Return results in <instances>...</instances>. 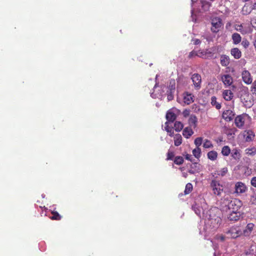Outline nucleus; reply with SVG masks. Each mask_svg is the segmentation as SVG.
I'll list each match as a JSON object with an SVG mask.
<instances>
[{
    "label": "nucleus",
    "mask_w": 256,
    "mask_h": 256,
    "mask_svg": "<svg viewBox=\"0 0 256 256\" xmlns=\"http://www.w3.org/2000/svg\"><path fill=\"white\" fill-rule=\"evenodd\" d=\"M242 202L238 198L230 200L229 198H224L220 201V206L221 208L227 212H240L239 210L242 206Z\"/></svg>",
    "instance_id": "nucleus-1"
},
{
    "label": "nucleus",
    "mask_w": 256,
    "mask_h": 256,
    "mask_svg": "<svg viewBox=\"0 0 256 256\" xmlns=\"http://www.w3.org/2000/svg\"><path fill=\"white\" fill-rule=\"evenodd\" d=\"M226 234L229 238H236L242 234V230L240 226H234L230 228Z\"/></svg>",
    "instance_id": "nucleus-2"
},
{
    "label": "nucleus",
    "mask_w": 256,
    "mask_h": 256,
    "mask_svg": "<svg viewBox=\"0 0 256 256\" xmlns=\"http://www.w3.org/2000/svg\"><path fill=\"white\" fill-rule=\"evenodd\" d=\"M211 30L214 33L218 32L222 26V19L219 17H214L211 19Z\"/></svg>",
    "instance_id": "nucleus-3"
},
{
    "label": "nucleus",
    "mask_w": 256,
    "mask_h": 256,
    "mask_svg": "<svg viewBox=\"0 0 256 256\" xmlns=\"http://www.w3.org/2000/svg\"><path fill=\"white\" fill-rule=\"evenodd\" d=\"M210 186L212 188L213 193L217 196L221 194L223 190V187L220 182L216 180H212L210 183Z\"/></svg>",
    "instance_id": "nucleus-4"
},
{
    "label": "nucleus",
    "mask_w": 256,
    "mask_h": 256,
    "mask_svg": "<svg viewBox=\"0 0 256 256\" xmlns=\"http://www.w3.org/2000/svg\"><path fill=\"white\" fill-rule=\"evenodd\" d=\"M234 189V192L238 194H243L248 190L246 184L241 182H238L236 183Z\"/></svg>",
    "instance_id": "nucleus-5"
},
{
    "label": "nucleus",
    "mask_w": 256,
    "mask_h": 256,
    "mask_svg": "<svg viewBox=\"0 0 256 256\" xmlns=\"http://www.w3.org/2000/svg\"><path fill=\"white\" fill-rule=\"evenodd\" d=\"M242 78L243 82L246 84H251L252 82V77L248 70H244L242 72Z\"/></svg>",
    "instance_id": "nucleus-6"
},
{
    "label": "nucleus",
    "mask_w": 256,
    "mask_h": 256,
    "mask_svg": "<svg viewBox=\"0 0 256 256\" xmlns=\"http://www.w3.org/2000/svg\"><path fill=\"white\" fill-rule=\"evenodd\" d=\"M191 79L193 82L194 88L196 90H199L201 87L202 78L200 74H194L192 75Z\"/></svg>",
    "instance_id": "nucleus-7"
},
{
    "label": "nucleus",
    "mask_w": 256,
    "mask_h": 256,
    "mask_svg": "<svg viewBox=\"0 0 256 256\" xmlns=\"http://www.w3.org/2000/svg\"><path fill=\"white\" fill-rule=\"evenodd\" d=\"M221 80L226 86H230L233 83V78L230 74H224L222 76Z\"/></svg>",
    "instance_id": "nucleus-8"
},
{
    "label": "nucleus",
    "mask_w": 256,
    "mask_h": 256,
    "mask_svg": "<svg viewBox=\"0 0 256 256\" xmlns=\"http://www.w3.org/2000/svg\"><path fill=\"white\" fill-rule=\"evenodd\" d=\"M234 112L230 110L224 111L222 114V118L226 122H230L232 120L234 116Z\"/></svg>",
    "instance_id": "nucleus-9"
},
{
    "label": "nucleus",
    "mask_w": 256,
    "mask_h": 256,
    "mask_svg": "<svg viewBox=\"0 0 256 256\" xmlns=\"http://www.w3.org/2000/svg\"><path fill=\"white\" fill-rule=\"evenodd\" d=\"M245 116L239 115L236 117L234 120V124L238 128H242L244 124Z\"/></svg>",
    "instance_id": "nucleus-10"
},
{
    "label": "nucleus",
    "mask_w": 256,
    "mask_h": 256,
    "mask_svg": "<svg viewBox=\"0 0 256 256\" xmlns=\"http://www.w3.org/2000/svg\"><path fill=\"white\" fill-rule=\"evenodd\" d=\"M243 136L247 142L252 141L255 136L254 132L252 130H245L244 132Z\"/></svg>",
    "instance_id": "nucleus-11"
},
{
    "label": "nucleus",
    "mask_w": 256,
    "mask_h": 256,
    "mask_svg": "<svg viewBox=\"0 0 256 256\" xmlns=\"http://www.w3.org/2000/svg\"><path fill=\"white\" fill-rule=\"evenodd\" d=\"M228 216V219L230 221H238L241 216V212H230Z\"/></svg>",
    "instance_id": "nucleus-12"
},
{
    "label": "nucleus",
    "mask_w": 256,
    "mask_h": 256,
    "mask_svg": "<svg viewBox=\"0 0 256 256\" xmlns=\"http://www.w3.org/2000/svg\"><path fill=\"white\" fill-rule=\"evenodd\" d=\"M198 56L204 59H208L212 58L213 55L212 52L208 50H206L205 51L198 50Z\"/></svg>",
    "instance_id": "nucleus-13"
},
{
    "label": "nucleus",
    "mask_w": 256,
    "mask_h": 256,
    "mask_svg": "<svg viewBox=\"0 0 256 256\" xmlns=\"http://www.w3.org/2000/svg\"><path fill=\"white\" fill-rule=\"evenodd\" d=\"M194 96L188 92H186L184 96V102L188 105L194 102Z\"/></svg>",
    "instance_id": "nucleus-14"
},
{
    "label": "nucleus",
    "mask_w": 256,
    "mask_h": 256,
    "mask_svg": "<svg viewBox=\"0 0 256 256\" xmlns=\"http://www.w3.org/2000/svg\"><path fill=\"white\" fill-rule=\"evenodd\" d=\"M222 96L226 100L230 101L233 98L234 94L230 90H226L222 92Z\"/></svg>",
    "instance_id": "nucleus-15"
},
{
    "label": "nucleus",
    "mask_w": 256,
    "mask_h": 256,
    "mask_svg": "<svg viewBox=\"0 0 256 256\" xmlns=\"http://www.w3.org/2000/svg\"><path fill=\"white\" fill-rule=\"evenodd\" d=\"M200 164L198 163L195 162L190 164V168L188 172L190 174H194L196 172H198L200 171Z\"/></svg>",
    "instance_id": "nucleus-16"
},
{
    "label": "nucleus",
    "mask_w": 256,
    "mask_h": 256,
    "mask_svg": "<svg viewBox=\"0 0 256 256\" xmlns=\"http://www.w3.org/2000/svg\"><path fill=\"white\" fill-rule=\"evenodd\" d=\"M166 118L168 122H173L176 120V116L174 112L169 110L166 114Z\"/></svg>",
    "instance_id": "nucleus-17"
},
{
    "label": "nucleus",
    "mask_w": 256,
    "mask_h": 256,
    "mask_svg": "<svg viewBox=\"0 0 256 256\" xmlns=\"http://www.w3.org/2000/svg\"><path fill=\"white\" fill-rule=\"evenodd\" d=\"M188 124L190 126H193L194 128H196L198 124L197 117L194 114L190 115L188 119Z\"/></svg>",
    "instance_id": "nucleus-18"
},
{
    "label": "nucleus",
    "mask_w": 256,
    "mask_h": 256,
    "mask_svg": "<svg viewBox=\"0 0 256 256\" xmlns=\"http://www.w3.org/2000/svg\"><path fill=\"white\" fill-rule=\"evenodd\" d=\"M254 228V224L252 223H249L247 224L246 228L243 230V233L245 236H248Z\"/></svg>",
    "instance_id": "nucleus-19"
},
{
    "label": "nucleus",
    "mask_w": 256,
    "mask_h": 256,
    "mask_svg": "<svg viewBox=\"0 0 256 256\" xmlns=\"http://www.w3.org/2000/svg\"><path fill=\"white\" fill-rule=\"evenodd\" d=\"M230 54L236 59H238L242 56V52L237 48H232L230 50Z\"/></svg>",
    "instance_id": "nucleus-20"
},
{
    "label": "nucleus",
    "mask_w": 256,
    "mask_h": 256,
    "mask_svg": "<svg viewBox=\"0 0 256 256\" xmlns=\"http://www.w3.org/2000/svg\"><path fill=\"white\" fill-rule=\"evenodd\" d=\"M220 60L221 65L224 66H226L230 64V58L226 55H222Z\"/></svg>",
    "instance_id": "nucleus-21"
},
{
    "label": "nucleus",
    "mask_w": 256,
    "mask_h": 256,
    "mask_svg": "<svg viewBox=\"0 0 256 256\" xmlns=\"http://www.w3.org/2000/svg\"><path fill=\"white\" fill-rule=\"evenodd\" d=\"M194 134L192 130L189 127H186L184 128L182 132L184 136L186 138H188Z\"/></svg>",
    "instance_id": "nucleus-22"
},
{
    "label": "nucleus",
    "mask_w": 256,
    "mask_h": 256,
    "mask_svg": "<svg viewBox=\"0 0 256 256\" xmlns=\"http://www.w3.org/2000/svg\"><path fill=\"white\" fill-rule=\"evenodd\" d=\"M210 104L217 110H220L222 108L221 104L217 102V98L215 96H213L211 98Z\"/></svg>",
    "instance_id": "nucleus-23"
},
{
    "label": "nucleus",
    "mask_w": 256,
    "mask_h": 256,
    "mask_svg": "<svg viewBox=\"0 0 256 256\" xmlns=\"http://www.w3.org/2000/svg\"><path fill=\"white\" fill-rule=\"evenodd\" d=\"M249 97L250 95L248 92V88H246V90H244L243 94H240V100L243 103L247 102L248 100L249 99Z\"/></svg>",
    "instance_id": "nucleus-24"
},
{
    "label": "nucleus",
    "mask_w": 256,
    "mask_h": 256,
    "mask_svg": "<svg viewBox=\"0 0 256 256\" xmlns=\"http://www.w3.org/2000/svg\"><path fill=\"white\" fill-rule=\"evenodd\" d=\"M232 38L233 42V43L234 44H239L242 40V38L240 34L238 33H234L232 34Z\"/></svg>",
    "instance_id": "nucleus-25"
},
{
    "label": "nucleus",
    "mask_w": 256,
    "mask_h": 256,
    "mask_svg": "<svg viewBox=\"0 0 256 256\" xmlns=\"http://www.w3.org/2000/svg\"><path fill=\"white\" fill-rule=\"evenodd\" d=\"M182 143V137L180 134H176L174 136V144L175 146H178Z\"/></svg>",
    "instance_id": "nucleus-26"
},
{
    "label": "nucleus",
    "mask_w": 256,
    "mask_h": 256,
    "mask_svg": "<svg viewBox=\"0 0 256 256\" xmlns=\"http://www.w3.org/2000/svg\"><path fill=\"white\" fill-rule=\"evenodd\" d=\"M208 158L211 160H215L218 158V153L214 150H211L207 154Z\"/></svg>",
    "instance_id": "nucleus-27"
},
{
    "label": "nucleus",
    "mask_w": 256,
    "mask_h": 256,
    "mask_svg": "<svg viewBox=\"0 0 256 256\" xmlns=\"http://www.w3.org/2000/svg\"><path fill=\"white\" fill-rule=\"evenodd\" d=\"M184 128L183 124L179 121H176L175 122L174 124V130L176 132H180Z\"/></svg>",
    "instance_id": "nucleus-28"
},
{
    "label": "nucleus",
    "mask_w": 256,
    "mask_h": 256,
    "mask_svg": "<svg viewBox=\"0 0 256 256\" xmlns=\"http://www.w3.org/2000/svg\"><path fill=\"white\" fill-rule=\"evenodd\" d=\"M231 156L236 160H239L240 158V154L239 150L236 148L232 150V152H231Z\"/></svg>",
    "instance_id": "nucleus-29"
},
{
    "label": "nucleus",
    "mask_w": 256,
    "mask_h": 256,
    "mask_svg": "<svg viewBox=\"0 0 256 256\" xmlns=\"http://www.w3.org/2000/svg\"><path fill=\"white\" fill-rule=\"evenodd\" d=\"M184 158L182 156H176L174 159V162L176 165H181L184 163Z\"/></svg>",
    "instance_id": "nucleus-30"
},
{
    "label": "nucleus",
    "mask_w": 256,
    "mask_h": 256,
    "mask_svg": "<svg viewBox=\"0 0 256 256\" xmlns=\"http://www.w3.org/2000/svg\"><path fill=\"white\" fill-rule=\"evenodd\" d=\"M52 216L50 218L52 220H59L62 218V216L57 212L52 211Z\"/></svg>",
    "instance_id": "nucleus-31"
},
{
    "label": "nucleus",
    "mask_w": 256,
    "mask_h": 256,
    "mask_svg": "<svg viewBox=\"0 0 256 256\" xmlns=\"http://www.w3.org/2000/svg\"><path fill=\"white\" fill-rule=\"evenodd\" d=\"M202 4V10L204 11H206L208 10L210 4L208 2L206 1V0H202L201 1Z\"/></svg>",
    "instance_id": "nucleus-32"
},
{
    "label": "nucleus",
    "mask_w": 256,
    "mask_h": 256,
    "mask_svg": "<svg viewBox=\"0 0 256 256\" xmlns=\"http://www.w3.org/2000/svg\"><path fill=\"white\" fill-rule=\"evenodd\" d=\"M230 152V150L228 146H224L222 150V154L224 156H228Z\"/></svg>",
    "instance_id": "nucleus-33"
},
{
    "label": "nucleus",
    "mask_w": 256,
    "mask_h": 256,
    "mask_svg": "<svg viewBox=\"0 0 256 256\" xmlns=\"http://www.w3.org/2000/svg\"><path fill=\"white\" fill-rule=\"evenodd\" d=\"M193 155L197 158H198L200 156L201 150L200 148H196L192 150Z\"/></svg>",
    "instance_id": "nucleus-34"
},
{
    "label": "nucleus",
    "mask_w": 256,
    "mask_h": 256,
    "mask_svg": "<svg viewBox=\"0 0 256 256\" xmlns=\"http://www.w3.org/2000/svg\"><path fill=\"white\" fill-rule=\"evenodd\" d=\"M192 188L193 187L192 184L190 183H188L186 186L185 190L184 191V194H189L192 191Z\"/></svg>",
    "instance_id": "nucleus-35"
},
{
    "label": "nucleus",
    "mask_w": 256,
    "mask_h": 256,
    "mask_svg": "<svg viewBox=\"0 0 256 256\" xmlns=\"http://www.w3.org/2000/svg\"><path fill=\"white\" fill-rule=\"evenodd\" d=\"M213 144L212 142L208 140H205L203 143V147L205 148H213Z\"/></svg>",
    "instance_id": "nucleus-36"
},
{
    "label": "nucleus",
    "mask_w": 256,
    "mask_h": 256,
    "mask_svg": "<svg viewBox=\"0 0 256 256\" xmlns=\"http://www.w3.org/2000/svg\"><path fill=\"white\" fill-rule=\"evenodd\" d=\"M203 138L202 137L196 138L194 141L196 148H200L202 143Z\"/></svg>",
    "instance_id": "nucleus-37"
},
{
    "label": "nucleus",
    "mask_w": 256,
    "mask_h": 256,
    "mask_svg": "<svg viewBox=\"0 0 256 256\" xmlns=\"http://www.w3.org/2000/svg\"><path fill=\"white\" fill-rule=\"evenodd\" d=\"M234 27L237 31L240 32L242 34H244L246 33V31L244 29L242 24H236Z\"/></svg>",
    "instance_id": "nucleus-38"
},
{
    "label": "nucleus",
    "mask_w": 256,
    "mask_h": 256,
    "mask_svg": "<svg viewBox=\"0 0 256 256\" xmlns=\"http://www.w3.org/2000/svg\"><path fill=\"white\" fill-rule=\"evenodd\" d=\"M166 160H173L174 157V152L168 150L166 154Z\"/></svg>",
    "instance_id": "nucleus-39"
},
{
    "label": "nucleus",
    "mask_w": 256,
    "mask_h": 256,
    "mask_svg": "<svg viewBox=\"0 0 256 256\" xmlns=\"http://www.w3.org/2000/svg\"><path fill=\"white\" fill-rule=\"evenodd\" d=\"M246 152L248 155L254 156L256 154V148H246Z\"/></svg>",
    "instance_id": "nucleus-40"
},
{
    "label": "nucleus",
    "mask_w": 256,
    "mask_h": 256,
    "mask_svg": "<svg viewBox=\"0 0 256 256\" xmlns=\"http://www.w3.org/2000/svg\"><path fill=\"white\" fill-rule=\"evenodd\" d=\"M236 130H237L236 128H230L228 130L226 133L228 136H232V134H234Z\"/></svg>",
    "instance_id": "nucleus-41"
},
{
    "label": "nucleus",
    "mask_w": 256,
    "mask_h": 256,
    "mask_svg": "<svg viewBox=\"0 0 256 256\" xmlns=\"http://www.w3.org/2000/svg\"><path fill=\"white\" fill-rule=\"evenodd\" d=\"M228 168L225 167L222 168L218 174V175H220L221 176H224L226 175V174L228 172Z\"/></svg>",
    "instance_id": "nucleus-42"
},
{
    "label": "nucleus",
    "mask_w": 256,
    "mask_h": 256,
    "mask_svg": "<svg viewBox=\"0 0 256 256\" xmlns=\"http://www.w3.org/2000/svg\"><path fill=\"white\" fill-rule=\"evenodd\" d=\"M250 202L252 204H256V194H253L250 196Z\"/></svg>",
    "instance_id": "nucleus-43"
},
{
    "label": "nucleus",
    "mask_w": 256,
    "mask_h": 256,
    "mask_svg": "<svg viewBox=\"0 0 256 256\" xmlns=\"http://www.w3.org/2000/svg\"><path fill=\"white\" fill-rule=\"evenodd\" d=\"M169 89L170 92H174L175 90V82L174 81L172 82H170V84L169 86Z\"/></svg>",
    "instance_id": "nucleus-44"
},
{
    "label": "nucleus",
    "mask_w": 256,
    "mask_h": 256,
    "mask_svg": "<svg viewBox=\"0 0 256 256\" xmlns=\"http://www.w3.org/2000/svg\"><path fill=\"white\" fill-rule=\"evenodd\" d=\"M215 238L217 240H220L221 242H224L225 240V236L222 234H217Z\"/></svg>",
    "instance_id": "nucleus-45"
},
{
    "label": "nucleus",
    "mask_w": 256,
    "mask_h": 256,
    "mask_svg": "<svg viewBox=\"0 0 256 256\" xmlns=\"http://www.w3.org/2000/svg\"><path fill=\"white\" fill-rule=\"evenodd\" d=\"M198 52L192 50L191 52H190V54H188V58H191L196 56H198Z\"/></svg>",
    "instance_id": "nucleus-46"
},
{
    "label": "nucleus",
    "mask_w": 256,
    "mask_h": 256,
    "mask_svg": "<svg viewBox=\"0 0 256 256\" xmlns=\"http://www.w3.org/2000/svg\"><path fill=\"white\" fill-rule=\"evenodd\" d=\"M251 88V91L252 92V93L256 95V80L252 83Z\"/></svg>",
    "instance_id": "nucleus-47"
},
{
    "label": "nucleus",
    "mask_w": 256,
    "mask_h": 256,
    "mask_svg": "<svg viewBox=\"0 0 256 256\" xmlns=\"http://www.w3.org/2000/svg\"><path fill=\"white\" fill-rule=\"evenodd\" d=\"M250 44L248 41L246 40H243L242 42V45L244 48H247Z\"/></svg>",
    "instance_id": "nucleus-48"
},
{
    "label": "nucleus",
    "mask_w": 256,
    "mask_h": 256,
    "mask_svg": "<svg viewBox=\"0 0 256 256\" xmlns=\"http://www.w3.org/2000/svg\"><path fill=\"white\" fill-rule=\"evenodd\" d=\"M190 114V110L188 109H185L183 112H182V114L184 116V117L185 118H186L187 116H188Z\"/></svg>",
    "instance_id": "nucleus-49"
},
{
    "label": "nucleus",
    "mask_w": 256,
    "mask_h": 256,
    "mask_svg": "<svg viewBox=\"0 0 256 256\" xmlns=\"http://www.w3.org/2000/svg\"><path fill=\"white\" fill-rule=\"evenodd\" d=\"M250 184L254 187L256 188V176L252 178L250 180Z\"/></svg>",
    "instance_id": "nucleus-50"
},
{
    "label": "nucleus",
    "mask_w": 256,
    "mask_h": 256,
    "mask_svg": "<svg viewBox=\"0 0 256 256\" xmlns=\"http://www.w3.org/2000/svg\"><path fill=\"white\" fill-rule=\"evenodd\" d=\"M164 128H165V130L167 132H168L169 130H170V129H172L174 128L172 127H170V126H168V122H165V127H164Z\"/></svg>",
    "instance_id": "nucleus-51"
},
{
    "label": "nucleus",
    "mask_w": 256,
    "mask_h": 256,
    "mask_svg": "<svg viewBox=\"0 0 256 256\" xmlns=\"http://www.w3.org/2000/svg\"><path fill=\"white\" fill-rule=\"evenodd\" d=\"M248 6H244L242 8V12H243V14H249L250 12V11H248Z\"/></svg>",
    "instance_id": "nucleus-52"
},
{
    "label": "nucleus",
    "mask_w": 256,
    "mask_h": 256,
    "mask_svg": "<svg viewBox=\"0 0 256 256\" xmlns=\"http://www.w3.org/2000/svg\"><path fill=\"white\" fill-rule=\"evenodd\" d=\"M192 41L193 42V44H194V45H198V44H200L201 42V41L199 40V39H193L192 40Z\"/></svg>",
    "instance_id": "nucleus-53"
},
{
    "label": "nucleus",
    "mask_w": 256,
    "mask_h": 256,
    "mask_svg": "<svg viewBox=\"0 0 256 256\" xmlns=\"http://www.w3.org/2000/svg\"><path fill=\"white\" fill-rule=\"evenodd\" d=\"M168 100H172L174 98L173 92H170V94H168Z\"/></svg>",
    "instance_id": "nucleus-54"
},
{
    "label": "nucleus",
    "mask_w": 256,
    "mask_h": 256,
    "mask_svg": "<svg viewBox=\"0 0 256 256\" xmlns=\"http://www.w3.org/2000/svg\"><path fill=\"white\" fill-rule=\"evenodd\" d=\"M192 155L190 154H186V156H185V158L187 160H190V161H192Z\"/></svg>",
    "instance_id": "nucleus-55"
},
{
    "label": "nucleus",
    "mask_w": 256,
    "mask_h": 256,
    "mask_svg": "<svg viewBox=\"0 0 256 256\" xmlns=\"http://www.w3.org/2000/svg\"><path fill=\"white\" fill-rule=\"evenodd\" d=\"M168 134L170 136H174V130H173V128L172 129H170V130H169L168 132Z\"/></svg>",
    "instance_id": "nucleus-56"
},
{
    "label": "nucleus",
    "mask_w": 256,
    "mask_h": 256,
    "mask_svg": "<svg viewBox=\"0 0 256 256\" xmlns=\"http://www.w3.org/2000/svg\"><path fill=\"white\" fill-rule=\"evenodd\" d=\"M214 220L217 221L218 224L221 222V220L219 217H217Z\"/></svg>",
    "instance_id": "nucleus-57"
},
{
    "label": "nucleus",
    "mask_w": 256,
    "mask_h": 256,
    "mask_svg": "<svg viewBox=\"0 0 256 256\" xmlns=\"http://www.w3.org/2000/svg\"><path fill=\"white\" fill-rule=\"evenodd\" d=\"M182 175H183V176L184 178H186V176H187V174L186 173L184 172V173H182Z\"/></svg>",
    "instance_id": "nucleus-58"
},
{
    "label": "nucleus",
    "mask_w": 256,
    "mask_h": 256,
    "mask_svg": "<svg viewBox=\"0 0 256 256\" xmlns=\"http://www.w3.org/2000/svg\"><path fill=\"white\" fill-rule=\"evenodd\" d=\"M253 8H254V9H256V3H254V4H253Z\"/></svg>",
    "instance_id": "nucleus-59"
},
{
    "label": "nucleus",
    "mask_w": 256,
    "mask_h": 256,
    "mask_svg": "<svg viewBox=\"0 0 256 256\" xmlns=\"http://www.w3.org/2000/svg\"><path fill=\"white\" fill-rule=\"evenodd\" d=\"M196 214H198V210H196Z\"/></svg>",
    "instance_id": "nucleus-60"
},
{
    "label": "nucleus",
    "mask_w": 256,
    "mask_h": 256,
    "mask_svg": "<svg viewBox=\"0 0 256 256\" xmlns=\"http://www.w3.org/2000/svg\"><path fill=\"white\" fill-rule=\"evenodd\" d=\"M196 214H198V210H196Z\"/></svg>",
    "instance_id": "nucleus-61"
}]
</instances>
